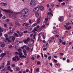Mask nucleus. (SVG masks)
<instances>
[{"label":"nucleus","instance_id":"nucleus-47","mask_svg":"<svg viewBox=\"0 0 73 73\" xmlns=\"http://www.w3.org/2000/svg\"><path fill=\"white\" fill-rule=\"evenodd\" d=\"M36 72H39V68H38L36 70Z\"/></svg>","mask_w":73,"mask_h":73},{"label":"nucleus","instance_id":"nucleus-40","mask_svg":"<svg viewBox=\"0 0 73 73\" xmlns=\"http://www.w3.org/2000/svg\"><path fill=\"white\" fill-rule=\"evenodd\" d=\"M25 47H26V45H24L23 46H22L21 47L22 49H24Z\"/></svg>","mask_w":73,"mask_h":73},{"label":"nucleus","instance_id":"nucleus-18","mask_svg":"<svg viewBox=\"0 0 73 73\" xmlns=\"http://www.w3.org/2000/svg\"><path fill=\"white\" fill-rule=\"evenodd\" d=\"M28 45L29 46H33L34 45V44H33V43H29L28 44Z\"/></svg>","mask_w":73,"mask_h":73},{"label":"nucleus","instance_id":"nucleus-51","mask_svg":"<svg viewBox=\"0 0 73 73\" xmlns=\"http://www.w3.org/2000/svg\"><path fill=\"white\" fill-rule=\"evenodd\" d=\"M5 37H7V36H8V35L7 34H5L4 35Z\"/></svg>","mask_w":73,"mask_h":73},{"label":"nucleus","instance_id":"nucleus-2","mask_svg":"<svg viewBox=\"0 0 73 73\" xmlns=\"http://www.w3.org/2000/svg\"><path fill=\"white\" fill-rule=\"evenodd\" d=\"M1 9L7 13H10L11 14H9V16L10 17H11L12 19H15V17H16L15 15L16 13H13V11H11V10L3 9L2 8Z\"/></svg>","mask_w":73,"mask_h":73},{"label":"nucleus","instance_id":"nucleus-42","mask_svg":"<svg viewBox=\"0 0 73 73\" xmlns=\"http://www.w3.org/2000/svg\"><path fill=\"white\" fill-rule=\"evenodd\" d=\"M51 40H56V38H54V37H52L51 38Z\"/></svg>","mask_w":73,"mask_h":73},{"label":"nucleus","instance_id":"nucleus-26","mask_svg":"<svg viewBox=\"0 0 73 73\" xmlns=\"http://www.w3.org/2000/svg\"><path fill=\"white\" fill-rule=\"evenodd\" d=\"M62 43L63 45H65V44H66V41H65L64 42H62Z\"/></svg>","mask_w":73,"mask_h":73},{"label":"nucleus","instance_id":"nucleus-45","mask_svg":"<svg viewBox=\"0 0 73 73\" xmlns=\"http://www.w3.org/2000/svg\"><path fill=\"white\" fill-rule=\"evenodd\" d=\"M53 33L54 35H56V34H57V32H56V31H54L53 32Z\"/></svg>","mask_w":73,"mask_h":73},{"label":"nucleus","instance_id":"nucleus-64","mask_svg":"<svg viewBox=\"0 0 73 73\" xmlns=\"http://www.w3.org/2000/svg\"><path fill=\"white\" fill-rule=\"evenodd\" d=\"M40 57V56L39 55H38L36 57L37 58H38Z\"/></svg>","mask_w":73,"mask_h":73},{"label":"nucleus","instance_id":"nucleus-52","mask_svg":"<svg viewBox=\"0 0 73 73\" xmlns=\"http://www.w3.org/2000/svg\"><path fill=\"white\" fill-rule=\"evenodd\" d=\"M53 61L55 62H57V60L55 59H53Z\"/></svg>","mask_w":73,"mask_h":73},{"label":"nucleus","instance_id":"nucleus-10","mask_svg":"<svg viewBox=\"0 0 73 73\" xmlns=\"http://www.w3.org/2000/svg\"><path fill=\"white\" fill-rule=\"evenodd\" d=\"M0 4L1 6H2L3 7H5L7 5V3H3V2L1 3Z\"/></svg>","mask_w":73,"mask_h":73},{"label":"nucleus","instance_id":"nucleus-9","mask_svg":"<svg viewBox=\"0 0 73 73\" xmlns=\"http://www.w3.org/2000/svg\"><path fill=\"white\" fill-rule=\"evenodd\" d=\"M0 45L2 48H4L5 47V43L3 42H1L0 43Z\"/></svg>","mask_w":73,"mask_h":73},{"label":"nucleus","instance_id":"nucleus-35","mask_svg":"<svg viewBox=\"0 0 73 73\" xmlns=\"http://www.w3.org/2000/svg\"><path fill=\"white\" fill-rule=\"evenodd\" d=\"M23 35V32H21L19 33V36H22Z\"/></svg>","mask_w":73,"mask_h":73},{"label":"nucleus","instance_id":"nucleus-53","mask_svg":"<svg viewBox=\"0 0 73 73\" xmlns=\"http://www.w3.org/2000/svg\"><path fill=\"white\" fill-rule=\"evenodd\" d=\"M15 54H19V52H15Z\"/></svg>","mask_w":73,"mask_h":73},{"label":"nucleus","instance_id":"nucleus-21","mask_svg":"<svg viewBox=\"0 0 73 73\" xmlns=\"http://www.w3.org/2000/svg\"><path fill=\"white\" fill-rule=\"evenodd\" d=\"M44 34H42V37L43 39H44V40H45V36H44Z\"/></svg>","mask_w":73,"mask_h":73},{"label":"nucleus","instance_id":"nucleus-63","mask_svg":"<svg viewBox=\"0 0 73 73\" xmlns=\"http://www.w3.org/2000/svg\"><path fill=\"white\" fill-rule=\"evenodd\" d=\"M59 36V35H55V37H58Z\"/></svg>","mask_w":73,"mask_h":73},{"label":"nucleus","instance_id":"nucleus-36","mask_svg":"<svg viewBox=\"0 0 73 73\" xmlns=\"http://www.w3.org/2000/svg\"><path fill=\"white\" fill-rule=\"evenodd\" d=\"M13 32V30H11V31H10L9 32V34H10V33H12Z\"/></svg>","mask_w":73,"mask_h":73},{"label":"nucleus","instance_id":"nucleus-24","mask_svg":"<svg viewBox=\"0 0 73 73\" xmlns=\"http://www.w3.org/2000/svg\"><path fill=\"white\" fill-rule=\"evenodd\" d=\"M12 40L13 41H14L15 40V38L14 36H12Z\"/></svg>","mask_w":73,"mask_h":73},{"label":"nucleus","instance_id":"nucleus-38","mask_svg":"<svg viewBox=\"0 0 73 73\" xmlns=\"http://www.w3.org/2000/svg\"><path fill=\"white\" fill-rule=\"evenodd\" d=\"M52 58V57L50 56H49L48 57V59L50 60Z\"/></svg>","mask_w":73,"mask_h":73},{"label":"nucleus","instance_id":"nucleus-61","mask_svg":"<svg viewBox=\"0 0 73 73\" xmlns=\"http://www.w3.org/2000/svg\"><path fill=\"white\" fill-rule=\"evenodd\" d=\"M62 68H60V69H59L58 70V71H59V72H61V71H62Z\"/></svg>","mask_w":73,"mask_h":73},{"label":"nucleus","instance_id":"nucleus-8","mask_svg":"<svg viewBox=\"0 0 73 73\" xmlns=\"http://www.w3.org/2000/svg\"><path fill=\"white\" fill-rule=\"evenodd\" d=\"M25 29L26 30H29V31H30V30H31L32 29V28H31L30 26H26L25 27Z\"/></svg>","mask_w":73,"mask_h":73},{"label":"nucleus","instance_id":"nucleus-20","mask_svg":"<svg viewBox=\"0 0 73 73\" xmlns=\"http://www.w3.org/2000/svg\"><path fill=\"white\" fill-rule=\"evenodd\" d=\"M44 8L42 6H41L40 7V9L41 11H43L44 10Z\"/></svg>","mask_w":73,"mask_h":73},{"label":"nucleus","instance_id":"nucleus-48","mask_svg":"<svg viewBox=\"0 0 73 73\" xmlns=\"http://www.w3.org/2000/svg\"><path fill=\"white\" fill-rule=\"evenodd\" d=\"M33 35V33L31 34H30V37H32Z\"/></svg>","mask_w":73,"mask_h":73},{"label":"nucleus","instance_id":"nucleus-30","mask_svg":"<svg viewBox=\"0 0 73 73\" xmlns=\"http://www.w3.org/2000/svg\"><path fill=\"white\" fill-rule=\"evenodd\" d=\"M16 70L17 71H19L20 70V68L19 67H17L16 68Z\"/></svg>","mask_w":73,"mask_h":73},{"label":"nucleus","instance_id":"nucleus-34","mask_svg":"<svg viewBox=\"0 0 73 73\" xmlns=\"http://www.w3.org/2000/svg\"><path fill=\"white\" fill-rule=\"evenodd\" d=\"M37 62V64L38 65H39L40 64V61H38Z\"/></svg>","mask_w":73,"mask_h":73},{"label":"nucleus","instance_id":"nucleus-27","mask_svg":"<svg viewBox=\"0 0 73 73\" xmlns=\"http://www.w3.org/2000/svg\"><path fill=\"white\" fill-rule=\"evenodd\" d=\"M7 65H10V61L9 60L7 61Z\"/></svg>","mask_w":73,"mask_h":73},{"label":"nucleus","instance_id":"nucleus-62","mask_svg":"<svg viewBox=\"0 0 73 73\" xmlns=\"http://www.w3.org/2000/svg\"><path fill=\"white\" fill-rule=\"evenodd\" d=\"M31 59H32L33 60H35V57L33 56L31 57Z\"/></svg>","mask_w":73,"mask_h":73},{"label":"nucleus","instance_id":"nucleus-11","mask_svg":"<svg viewBox=\"0 0 73 73\" xmlns=\"http://www.w3.org/2000/svg\"><path fill=\"white\" fill-rule=\"evenodd\" d=\"M39 6L38 7H36V8H35V11H34V12H38V11H39Z\"/></svg>","mask_w":73,"mask_h":73},{"label":"nucleus","instance_id":"nucleus-59","mask_svg":"<svg viewBox=\"0 0 73 73\" xmlns=\"http://www.w3.org/2000/svg\"><path fill=\"white\" fill-rule=\"evenodd\" d=\"M29 49H30L29 47H27V50H29Z\"/></svg>","mask_w":73,"mask_h":73},{"label":"nucleus","instance_id":"nucleus-32","mask_svg":"<svg viewBox=\"0 0 73 73\" xmlns=\"http://www.w3.org/2000/svg\"><path fill=\"white\" fill-rule=\"evenodd\" d=\"M15 66H16V65H15V64H12L11 66L12 67H15Z\"/></svg>","mask_w":73,"mask_h":73},{"label":"nucleus","instance_id":"nucleus-56","mask_svg":"<svg viewBox=\"0 0 73 73\" xmlns=\"http://www.w3.org/2000/svg\"><path fill=\"white\" fill-rule=\"evenodd\" d=\"M59 54L60 55V56H63L64 55V54L62 53H60Z\"/></svg>","mask_w":73,"mask_h":73},{"label":"nucleus","instance_id":"nucleus-17","mask_svg":"<svg viewBox=\"0 0 73 73\" xmlns=\"http://www.w3.org/2000/svg\"><path fill=\"white\" fill-rule=\"evenodd\" d=\"M6 55V53H4L1 54V57H4V56H5Z\"/></svg>","mask_w":73,"mask_h":73},{"label":"nucleus","instance_id":"nucleus-1","mask_svg":"<svg viewBox=\"0 0 73 73\" xmlns=\"http://www.w3.org/2000/svg\"><path fill=\"white\" fill-rule=\"evenodd\" d=\"M22 14L19 17V18H21V20L22 21H24L25 20V18L28 17V15L29 14V10L27 9H25L22 11Z\"/></svg>","mask_w":73,"mask_h":73},{"label":"nucleus","instance_id":"nucleus-58","mask_svg":"<svg viewBox=\"0 0 73 73\" xmlns=\"http://www.w3.org/2000/svg\"><path fill=\"white\" fill-rule=\"evenodd\" d=\"M20 30L21 31H24V28H21L20 29Z\"/></svg>","mask_w":73,"mask_h":73},{"label":"nucleus","instance_id":"nucleus-28","mask_svg":"<svg viewBox=\"0 0 73 73\" xmlns=\"http://www.w3.org/2000/svg\"><path fill=\"white\" fill-rule=\"evenodd\" d=\"M35 15L36 17H38L39 16V14L38 13H36L35 14Z\"/></svg>","mask_w":73,"mask_h":73},{"label":"nucleus","instance_id":"nucleus-25","mask_svg":"<svg viewBox=\"0 0 73 73\" xmlns=\"http://www.w3.org/2000/svg\"><path fill=\"white\" fill-rule=\"evenodd\" d=\"M36 34L35 33L34 35H33V39H35L36 38Z\"/></svg>","mask_w":73,"mask_h":73},{"label":"nucleus","instance_id":"nucleus-16","mask_svg":"<svg viewBox=\"0 0 73 73\" xmlns=\"http://www.w3.org/2000/svg\"><path fill=\"white\" fill-rule=\"evenodd\" d=\"M15 23L16 25H18L19 27L21 26V24L20 23H18L17 22H15Z\"/></svg>","mask_w":73,"mask_h":73},{"label":"nucleus","instance_id":"nucleus-19","mask_svg":"<svg viewBox=\"0 0 73 73\" xmlns=\"http://www.w3.org/2000/svg\"><path fill=\"white\" fill-rule=\"evenodd\" d=\"M15 57L16 58H17V60H20V57L17 55H16L15 56Z\"/></svg>","mask_w":73,"mask_h":73},{"label":"nucleus","instance_id":"nucleus-7","mask_svg":"<svg viewBox=\"0 0 73 73\" xmlns=\"http://www.w3.org/2000/svg\"><path fill=\"white\" fill-rule=\"evenodd\" d=\"M59 21L60 22H62V21H63L64 20V18L63 16H60L58 18Z\"/></svg>","mask_w":73,"mask_h":73},{"label":"nucleus","instance_id":"nucleus-4","mask_svg":"<svg viewBox=\"0 0 73 73\" xmlns=\"http://www.w3.org/2000/svg\"><path fill=\"white\" fill-rule=\"evenodd\" d=\"M36 2L35 0H32L31 1L30 5L32 7H33L35 5H36Z\"/></svg>","mask_w":73,"mask_h":73},{"label":"nucleus","instance_id":"nucleus-3","mask_svg":"<svg viewBox=\"0 0 73 73\" xmlns=\"http://www.w3.org/2000/svg\"><path fill=\"white\" fill-rule=\"evenodd\" d=\"M70 23H68V24H66V25H64V27H65V28H66V29H67V30H69L72 28V27H71V26H69L68 27V26H69V25H70Z\"/></svg>","mask_w":73,"mask_h":73},{"label":"nucleus","instance_id":"nucleus-6","mask_svg":"<svg viewBox=\"0 0 73 73\" xmlns=\"http://www.w3.org/2000/svg\"><path fill=\"white\" fill-rule=\"evenodd\" d=\"M49 11H50L48 13V15L47 17L48 18H49L50 17V15H49V14H50L51 15H52V9H49Z\"/></svg>","mask_w":73,"mask_h":73},{"label":"nucleus","instance_id":"nucleus-5","mask_svg":"<svg viewBox=\"0 0 73 73\" xmlns=\"http://www.w3.org/2000/svg\"><path fill=\"white\" fill-rule=\"evenodd\" d=\"M29 40H30V39L28 37L27 38V39L23 40V41L24 43L25 44H28Z\"/></svg>","mask_w":73,"mask_h":73},{"label":"nucleus","instance_id":"nucleus-50","mask_svg":"<svg viewBox=\"0 0 73 73\" xmlns=\"http://www.w3.org/2000/svg\"><path fill=\"white\" fill-rule=\"evenodd\" d=\"M44 27H45V25H43L42 27L41 28L42 29L44 28Z\"/></svg>","mask_w":73,"mask_h":73},{"label":"nucleus","instance_id":"nucleus-12","mask_svg":"<svg viewBox=\"0 0 73 73\" xmlns=\"http://www.w3.org/2000/svg\"><path fill=\"white\" fill-rule=\"evenodd\" d=\"M40 18H41V17H39L38 18H37V20L36 21L37 24H39V23H40Z\"/></svg>","mask_w":73,"mask_h":73},{"label":"nucleus","instance_id":"nucleus-44","mask_svg":"<svg viewBox=\"0 0 73 73\" xmlns=\"http://www.w3.org/2000/svg\"><path fill=\"white\" fill-rule=\"evenodd\" d=\"M55 65H57L58 66H60V64L59 63H57V64H56Z\"/></svg>","mask_w":73,"mask_h":73},{"label":"nucleus","instance_id":"nucleus-55","mask_svg":"<svg viewBox=\"0 0 73 73\" xmlns=\"http://www.w3.org/2000/svg\"><path fill=\"white\" fill-rule=\"evenodd\" d=\"M9 48L10 49H12V48H13V46H12V45H11L9 46Z\"/></svg>","mask_w":73,"mask_h":73},{"label":"nucleus","instance_id":"nucleus-23","mask_svg":"<svg viewBox=\"0 0 73 73\" xmlns=\"http://www.w3.org/2000/svg\"><path fill=\"white\" fill-rule=\"evenodd\" d=\"M7 69L8 70H9L11 69V67L10 66H8L7 68Z\"/></svg>","mask_w":73,"mask_h":73},{"label":"nucleus","instance_id":"nucleus-39","mask_svg":"<svg viewBox=\"0 0 73 73\" xmlns=\"http://www.w3.org/2000/svg\"><path fill=\"white\" fill-rule=\"evenodd\" d=\"M36 25H37V24L36 23H35L33 25V27H34L36 26Z\"/></svg>","mask_w":73,"mask_h":73},{"label":"nucleus","instance_id":"nucleus-14","mask_svg":"<svg viewBox=\"0 0 73 73\" xmlns=\"http://www.w3.org/2000/svg\"><path fill=\"white\" fill-rule=\"evenodd\" d=\"M8 56L9 57H11V52L9 51H8L7 52Z\"/></svg>","mask_w":73,"mask_h":73},{"label":"nucleus","instance_id":"nucleus-13","mask_svg":"<svg viewBox=\"0 0 73 73\" xmlns=\"http://www.w3.org/2000/svg\"><path fill=\"white\" fill-rule=\"evenodd\" d=\"M22 25L23 26H27V25H29V23H23Z\"/></svg>","mask_w":73,"mask_h":73},{"label":"nucleus","instance_id":"nucleus-22","mask_svg":"<svg viewBox=\"0 0 73 73\" xmlns=\"http://www.w3.org/2000/svg\"><path fill=\"white\" fill-rule=\"evenodd\" d=\"M1 73H4L5 72V69H4L2 70H1Z\"/></svg>","mask_w":73,"mask_h":73},{"label":"nucleus","instance_id":"nucleus-54","mask_svg":"<svg viewBox=\"0 0 73 73\" xmlns=\"http://www.w3.org/2000/svg\"><path fill=\"white\" fill-rule=\"evenodd\" d=\"M46 49H47V48H43V50H46Z\"/></svg>","mask_w":73,"mask_h":73},{"label":"nucleus","instance_id":"nucleus-33","mask_svg":"<svg viewBox=\"0 0 73 73\" xmlns=\"http://www.w3.org/2000/svg\"><path fill=\"white\" fill-rule=\"evenodd\" d=\"M1 39H2L3 41H5V42H6V40H5V38H4V37H1Z\"/></svg>","mask_w":73,"mask_h":73},{"label":"nucleus","instance_id":"nucleus-41","mask_svg":"<svg viewBox=\"0 0 73 73\" xmlns=\"http://www.w3.org/2000/svg\"><path fill=\"white\" fill-rule=\"evenodd\" d=\"M2 66H5V63L4 62H3L2 64Z\"/></svg>","mask_w":73,"mask_h":73},{"label":"nucleus","instance_id":"nucleus-29","mask_svg":"<svg viewBox=\"0 0 73 73\" xmlns=\"http://www.w3.org/2000/svg\"><path fill=\"white\" fill-rule=\"evenodd\" d=\"M59 41L60 42V43H62L63 41L61 39H59Z\"/></svg>","mask_w":73,"mask_h":73},{"label":"nucleus","instance_id":"nucleus-37","mask_svg":"<svg viewBox=\"0 0 73 73\" xmlns=\"http://www.w3.org/2000/svg\"><path fill=\"white\" fill-rule=\"evenodd\" d=\"M12 59L13 60V61H16V58H13Z\"/></svg>","mask_w":73,"mask_h":73},{"label":"nucleus","instance_id":"nucleus-57","mask_svg":"<svg viewBox=\"0 0 73 73\" xmlns=\"http://www.w3.org/2000/svg\"><path fill=\"white\" fill-rule=\"evenodd\" d=\"M28 72H29V70L28 69H27L26 70V73H28Z\"/></svg>","mask_w":73,"mask_h":73},{"label":"nucleus","instance_id":"nucleus-15","mask_svg":"<svg viewBox=\"0 0 73 73\" xmlns=\"http://www.w3.org/2000/svg\"><path fill=\"white\" fill-rule=\"evenodd\" d=\"M19 55L20 56V57H22V56L23 55V53L21 52H20L19 53Z\"/></svg>","mask_w":73,"mask_h":73},{"label":"nucleus","instance_id":"nucleus-46","mask_svg":"<svg viewBox=\"0 0 73 73\" xmlns=\"http://www.w3.org/2000/svg\"><path fill=\"white\" fill-rule=\"evenodd\" d=\"M51 5L52 7H54V4L52 3L51 4Z\"/></svg>","mask_w":73,"mask_h":73},{"label":"nucleus","instance_id":"nucleus-43","mask_svg":"<svg viewBox=\"0 0 73 73\" xmlns=\"http://www.w3.org/2000/svg\"><path fill=\"white\" fill-rule=\"evenodd\" d=\"M15 35L17 37H19V36H18V34H17V33H15Z\"/></svg>","mask_w":73,"mask_h":73},{"label":"nucleus","instance_id":"nucleus-49","mask_svg":"<svg viewBox=\"0 0 73 73\" xmlns=\"http://www.w3.org/2000/svg\"><path fill=\"white\" fill-rule=\"evenodd\" d=\"M23 51L24 53H26V50H25V49H23Z\"/></svg>","mask_w":73,"mask_h":73},{"label":"nucleus","instance_id":"nucleus-60","mask_svg":"<svg viewBox=\"0 0 73 73\" xmlns=\"http://www.w3.org/2000/svg\"><path fill=\"white\" fill-rule=\"evenodd\" d=\"M29 21L30 24H31V23H32V22L31 21V19L29 20Z\"/></svg>","mask_w":73,"mask_h":73},{"label":"nucleus","instance_id":"nucleus-31","mask_svg":"<svg viewBox=\"0 0 73 73\" xmlns=\"http://www.w3.org/2000/svg\"><path fill=\"white\" fill-rule=\"evenodd\" d=\"M30 70H30L29 72V73H32V72L33 71V70H32V69L30 68Z\"/></svg>","mask_w":73,"mask_h":73}]
</instances>
